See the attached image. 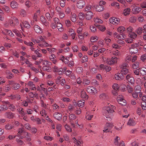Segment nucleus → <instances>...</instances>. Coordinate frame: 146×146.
I'll return each mask as SVG.
<instances>
[{"instance_id": "obj_43", "label": "nucleus", "mask_w": 146, "mask_h": 146, "mask_svg": "<svg viewBox=\"0 0 146 146\" xmlns=\"http://www.w3.org/2000/svg\"><path fill=\"white\" fill-rule=\"evenodd\" d=\"M141 90V88L140 85H137L135 87V92H139Z\"/></svg>"}, {"instance_id": "obj_8", "label": "nucleus", "mask_w": 146, "mask_h": 146, "mask_svg": "<svg viewBox=\"0 0 146 146\" xmlns=\"http://www.w3.org/2000/svg\"><path fill=\"white\" fill-rule=\"evenodd\" d=\"M3 103L7 104L8 107V109L12 111H14L16 110L15 106L13 104L10 103L8 101H3Z\"/></svg>"}, {"instance_id": "obj_30", "label": "nucleus", "mask_w": 146, "mask_h": 146, "mask_svg": "<svg viewBox=\"0 0 146 146\" xmlns=\"http://www.w3.org/2000/svg\"><path fill=\"white\" fill-rule=\"evenodd\" d=\"M6 77L8 79H11L13 77V74L9 70H7L5 72Z\"/></svg>"}, {"instance_id": "obj_57", "label": "nucleus", "mask_w": 146, "mask_h": 146, "mask_svg": "<svg viewBox=\"0 0 146 146\" xmlns=\"http://www.w3.org/2000/svg\"><path fill=\"white\" fill-rule=\"evenodd\" d=\"M13 127V126L9 123L7 124L5 126V128L7 130H10Z\"/></svg>"}, {"instance_id": "obj_59", "label": "nucleus", "mask_w": 146, "mask_h": 146, "mask_svg": "<svg viewBox=\"0 0 146 146\" xmlns=\"http://www.w3.org/2000/svg\"><path fill=\"white\" fill-rule=\"evenodd\" d=\"M25 5L27 7L29 8L31 6L32 3L30 1L27 0L25 2Z\"/></svg>"}, {"instance_id": "obj_15", "label": "nucleus", "mask_w": 146, "mask_h": 146, "mask_svg": "<svg viewBox=\"0 0 146 146\" xmlns=\"http://www.w3.org/2000/svg\"><path fill=\"white\" fill-rule=\"evenodd\" d=\"M100 99L102 100H106L108 98V94L105 93H102L100 94L99 96Z\"/></svg>"}, {"instance_id": "obj_35", "label": "nucleus", "mask_w": 146, "mask_h": 146, "mask_svg": "<svg viewBox=\"0 0 146 146\" xmlns=\"http://www.w3.org/2000/svg\"><path fill=\"white\" fill-rule=\"evenodd\" d=\"M72 141L77 146H79L80 145L81 143V141H80L77 140L75 137H74L72 139Z\"/></svg>"}, {"instance_id": "obj_36", "label": "nucleus", "mask_w": 146, "mask_h": 146, "mask_svg": "<svg viewBox=\"0 0 146 146\" xmlns=\"http://www.w3.org/2000/svg\"><path fill=\"white\" fill-rule=\"evenodd\" d=\"M66 69L67 68L66 67H64L63 68H58L57 73L59 75H61L62 74V72H65Z\"/></svg>"}, {"instance_id": "obj_12", "label": "nucleus", "mask_w": 146, "mask_h": 146, "mask_svg": "<svg viewBox=\"0 0 146 146\" xmlns=\"http://www.w3.org/2000/svg\"><path fill=\"white\" fill-rule=\"evenodd\" d=\"M4 25L6 27H9V25L12 27H15L13 21L11 19L7 21H6Z\"/></svg>"}, {"instance_id": "obj_4", "label": "nucleus", "mask_w": 146, "mask_h": 146, "mask_svg": "<svg viewBox=\"0 0 146 146\" xmlns=\"http://www.w3.org/2000/svg\"><path fill=\"white\" fill-rule=\"evenodd\" d=\"M139 44H134L131 45L129 49L130 52L132 54H135L138 52V47Z\"/></svg>"}, {"instance_id": "obj_51", "label": "nucleus", "mask_w": 146, "mask_h": 146, "mask_svg": "<svg viewBox=\"0 0 146 146\" xmlns=\"http://www.w3.org/2000/svg\"><path fill=\"white\" fill-rule=\"evenodd\" d=\"M130 37L132 39H135L137 36V34L135 32H132L129 34Z\"/></svg>"}, {"instance_id": "obj_56", "label": "nucleus", "mask_w": 146, "mask_h": 146, "mask_svg": "<svg viewBox=\"0 0 146 146\" xmlns=\"http://www.w3.org/2000/svg\"><path fill=\"white\" fill-rule=\"evenodd\" d=\"M17 110L19 113L21 114L22 115H25V113L23 111V108H19L17 109Z\"/></svg>"}, {"instance_id": "obj_18", "label": "nucleus", "mask_w": 146, "mask_h": 146, "mask_svg": "<svg viewBox=\"0 0 146 146\" xmlns=\"http://www.w3.org/2000/svg\"><path fill=\"white\" fill-rule=\"evenodd\" d=\"M117 58L115 57H112L111 59H109L108 64L111 65L116 63L117 62Z\"/></svg>"}, {"instance_id": "obj_64", "label": "nucleus", "mask_w": 146, "mask_h": 146, "mask_svg": "<svg viewBox=\"0 0 146 146\" xmlns=\"http://www.w3.org/2000/svg\"><path fill=\"white\" fill-rule=\"evenodd\" d=\"M11 89V87L9 86V85H6L3 89V90L5 92H8Z\"/></svg>"}, {"instance_id": "obj_3", "label": "nucleus", "mask_w": 146, "mask_h": 146, "mask_svg": "<svg viewBox=\"0 0 146 146\" xmlns=\"http://www.w3.org/2000/svg\"><path fill=\"white\" fill-rule=\"evenodd\" d=\"M119 67L120 68L122 69L121 73L123 75H125L128 73V65L126 63H123L121 64L119 66Z\"/></svg>"}, {"instance_id": "obj_34", "label": "nucleus", "mask_w": 146, "mask_h": 146, "mask_svg": "<svg viewBox=\"0 0 146 146\" xmlns=\"http://www.w3.org/2000/svg\"><path fill=\"white\" fill-rule=\"evenodd\" d=\"M125 35L123 33L121 34H118L115 37L118 39L123 40L125 38Z\"/></svg>"}, {"instance_id": "obj_44", "label": "nucleus", "mask_w": 146, "mask_h": 146, "mask_svg": "<svg viewBox=\"0 0 146 146\" xmlns=\"http://www.w3.org/2000/svg\"><path fill=\"white\" fill-rule=\"evenodd\" d=\"M94 21L95 23L99 24L102 23H103V21L98 17L94 18Z\"/></svg>"}, {"instance_id": "obj_48", "label": "nucleus", "mask_w": 146, "mask_h": 146, "mask_svg": "<svg viewBox=\"0 0 146 146\" xmlns=\"http://www.w3.org/2000/svg\"><path fill=\"white\" fill-rule=\"evenodd\" d=\"M112 54L113 55L117 56H119L121 55L120 52L117 50L113 51L112 52Z\"/></svg>"}, {"instance_id": "obj_29", "label": "nucleus", "mask_w": 146, "mask_h": 146, "mask_svg": "<svg viewBox=\"0 0 146 146\" xmlns=\"http://www.w3.org/2000/svg\"><path fill=\"white\" fill-rule=\"evenodd\" d=\"M31 135L28 133L25 132L24 133V138H26V140L28 141H30L31 140L30 137Z\"/></svg>"}, {"instance_id": "obj_31", "label": "nucleus", "mask_w": 146, "mask_h": 146, "mask_svg": "<svg viewBox=\"0 0 146 146\" xmlns=\"http://www.w3.org/2000/svg\"><path fill=\"white\" fill-rule=\"evenodd\" d=\"M13 31L14 33L16 35L22 38L23 36H25L24 35L23 33L22 34H21L16 29H14L13 30Z\"/></svg>"}, {"instance_id": "obj_40", "label": "nucleus", "mask_w": 146, "mask_h": 146, "mask_svg": "<svg viewBox=\"0 0 146 146\" xmlns=\"http://www.w3.org/2000/svg\"><path fill=\"white\" fill-rule=\"evenodd\" d=\"M40 104L41 105V107H42L44 108L45 109H48L50 108L48 106V104H45L43 102L42 100H41Z\"/></svg>"}, {"instance_id": "obj_9", "label": "nucleus", "mask_w": 146, "mask_h": 146, "mask_svg": "<svg viewBox=\"0 0 146 146\" xmlns=\"http://www.w3.org/2000/svg\"><path fill=\"white\" fill-rule=\"evenodd\" d=\"M110 23L114 25H117L119 23L120 20L119 19L114 17L110 18L109 19Z\"/></svg>"}, {"instance_id": "obj_61", "label": "nucleus", "mask_w": 146, "mask_h": 146, "mask_svg": "<svg viewBox=\"0 0 146 146\" xmlns=\"http://www.w3.org/2000/svg\"><path fill=\"white\" fill-rule=\"evenodd\" d=\"M104 40L106 43L107 45H108L111 41V40L107 36L105 38Z\"/></svg>"}, {"instance_id": "obj_6", "label": "nucleus", "mask_w": 146, "mask_h": 146, "mask_svg": "<svg viewBox=\"0 0 146 146\" xmlns=\"http://www.w3.org/2000/svg\"><path fill=\"white\" fill-rule=\"evenodd\" d=\"M87 91L92 95H95L97 93L96 89L92 86H89L86 88Z\"/></svg>"}, {"instance_id": "obj_32", "label": "nucleus", "mask_w": 146, "mask_h": 146, "mask_svg": "<svg viewBox=\"0 0 146 146\" xmlns=\"http://www.w3.org/2000/svg\"><path fill=\"white\" fill-rule=\"evenodd\" d=\"M56 27L58 30L60 32H62L64 30V28L62 25L60 23L56 24Z\"/></svg>"}, {"instance_id": "obj_25", "label": "nucleus", "mask_w": 146, "mask_h": 146, "mask_svg": "<svg viewBox=\"0 0 146 146\" xmlns=\"http://www.w3.org/2000/svg\"><path fill=\"white\" fill-rule=\"evenodd\" d=\"M53 116L56 119L58 120L61 119L62 117L61 114L59 112L55 113H54Z\"/></svg>"}, {"instance_id": "obj_20", "label": "nucleus", "mask_w": 146, "mask_h": 146, "mask_svg": "<svg viewBox=\"0 0 146 146\" xmlns=\"http://www.w3.org/2000/svg\"><path fill=\"white\" fill-rule=\"evenodd\" d=\"M126 79L128 82L133 84L134 82V79L133 77L131 76L130 75L128 74L126 76Z\"/></svg>"}, {"instance_id": "obj_39", "label": "nucleus", "mask_w": 146, "mask_h": 146, "mask_svg": "<svg viewBox=\"0 0 146 146\" xmlns=\"http://www.w3.org/2000/svg\"><path fill=\"white\" fill-rule=\"evenodd\" d=\"M43 61V59H40L38 61H35V64L36 65H38V67L40 69H41L42 68L41 66L40 65V64Z\"/></svg>"}, {"instance_id": "obj_19", "label": "nucleus", "mask_w": 146, "mask_h": 146, "mask_svg": "<svg viewBox=\"0 0 146 146\" xmlns=\"http://www.w3.org/2000/svg\"><path fill=\"white\" fill-rule=\"evenodd\" d=\"M34 29L35 32L41 34L42 33V29L37 25H35L34 26Z\"/></svg>"}, {"instance_id": "obj_54", "label": "nucleus", "mask_w": 146, "mask_h": 146, "mask_svg": "<svg viewBox=\"0 0 146 146\" xmlns=\"http://www.w3.org/2000/svg\"><path fill=\"white\" fill-rule=\"evenodd\" d=\"M69 118L70 121L75 119L76 117L75 115L74 114H70L69 116Z\"/></svg>"}, {"instance_id": "obj_63", "label": "nucleus", "mask_w": 146, "mask_h": 146, "mask_svg": "<svg viewBox=\"0 0 146 146\" xmlns=\"http://www.w3.org/2000/svg\"><path fill=\"white\" fill-rule=\"evenodd\" d=\"M74 107L72 106L71 104H69L68 107V111L71 113L73 110Z\"/></svg>"}, {"instance_id": "obj_28", "label": "nucleus", "mask_w": 146, "mask_h": 146, "mask_svg": "<svg viewBox=\"0 0 146 146\" xmlns=\"http://www.w3.org/2000/svg\"><path fill=\"white\" fill-rule=\"evenodd\" d=\"M42 64L44 66L48 67L51 65L52 63L46 60H43Z\"/></svg>"}, {"instance_id": "obj_7", "label": "nucleus", "mask_w": 146, "mask_h": 146, "mask_svg": "<svg viewBox=\"0 0 146 146\" xmlns=\"http://www.w3.org/2000/svg\"><path fill=\"white\" fill-rule=\"evenodd\" d=\"M86 3L84 0H79L76 3V6L79 9H82L85 6Z\"/></svg>"}, {"instance_id": "obj_22", "label": "nucleus", "mask_w": 146, "mask_h": 146, "mask_svg": "<svg viewBox=\"0 0 146 146\" xmlns=\"http://www.w3.org/2000/svg\"><path fill=\"white\" fill-rule=\"evenodd\" d=\"M94 16L93 13L92 11L87 12L86 14V19L87 20L91 19Z\"/></svg>"}, {"instance_id": "obj_45", "label": "nucleus", "mask_w": 146, "mask_h": 146, "mask_svg": "<svg viewBox=\"0 0 146 146\" xmlns=\"http://www.w3.org/2000/svg\"><path fill=\"white\" fill-rule=\"evenodd\" d=\"M85 101L84 100H80L78 102L77 104L79 107H82L84 104Z\"/></svg>"}, {"instance_id": "obj_14", "label": "nucleus", "mask_w": 146, "mask_h": 146, "mask_svg": "<svg viewBox=\"0 0 146 146\" xmlns=\"http://www.w3.org/2000/svg\"><path fill=\"white\" fill-rule=\"evenodd\" d=\"M114 78L116 80H120L123 79L124 76L121 73L118 72L115 75Z\"/></svg>"}, {"instance_id": "obj_16", "label": "nucleus", "mask_w": 146, "mask_h": 146, "mask_svg": "<svg viewBox=\"0 0 146 146\" xmlns=\"http://www.w3.org/2000/svg\"><path fill=\"white\" fill-rule=\"evenodd\" d=\"M80 96L81 98L85 100H87L88 98V96L87 95L86 92L84 90H81Z\"/></svg>"}, {"instance_id": "obj_53", "label": "nucleus", "mask_w": 146, "mask_h": 146, "mask_svg": "<svg viewBox=\"0 0 146 146\" xmlns=\"http://www.w3.org/2000/svg\"><path fill=\"white\" fill-rule=\"evenodd\" d=\"M20 15L23 17L27 15L26 11L24 9H22L20 11Z\"/></svg>"}, {"instance_id": "obj_10", "label": "nucleus", "mask_w": 146, "mask_h": 146, "mask_svg": "<svg viewBox=\"0 0 146 146\" xmlns=\"http://www.w3.org/2000/svg\"><path fill=\"white\" fill-rule=\"evenodd\" d=\"M1 33L5 35H8L11 37H13L14 36L11 30L7 29L2 31Z\"/></svg>"}, {"instance_id": "obj_50", "label": "nucleus", "mask_w": 146, "mask_h": 146, "mask_svg": "<svg viewBox=\"0 0 146 146\" xmlns=\"http://www.w3.org/2000/svg\"><path fill=\"white\" fill-rule=\"evenodd\" d=\"M78 17L80 19L82 20L84 18L85 15L83 13L80 12L78 14Z\"/></svg>"}, {"instance_id": "obj_5", "label": "nucleus", "mask_w": 146, "mask_h": 146, "mask_svg": "<svg viewBox=\"0 0 146 146\" xmlns=\"http://www.w3.org/2000/svg\"><path fill=\"white\" fill-rule=\"evenodd\" d=\"M113 126V123H107L104 128L103 132L105 133L109 132Z\"/></svg>"}, {"instance_id": "obj_17", "label": "nucleus", "mask_w": 146, "mask_h": 146, "mask_svg": "<svg viewBox=\"0 0 146 146\" xmlns=\"http://www.w3.org/2000/svg\"><path fill=\"white\" fill-rule=\"evenodd\" d=\"M27 85L29 87L30 89L32 90H36V87L35 85L33 84V82L31 81H29L27 84H25V86Z\"/></svg>"}, {"instance_id": "obj_37", "label": "nucleus", "mask_w": 146, "mask_h": 146, "mask_svg": "<svg viewBox=\"0 0 146 146\" xmlns=\"http://www.w3.org/2000/svg\"><path fill=\"white\" fill-rule=\"evenodd\" d=\"M139 73L142 75H145L146 74V68L143 67L139 68Z\"/></svg>"}, {"instance_id": "obj_60", "label": "nucleus", "mask_w": 146, "mask_h": 146, "mask_svg": "<svg viewBox=\"0 0 146 146\" xmlns=\"http://www.w3.org/2000/svg\"><path fill=\"white\" fill-rule=\"evenodd\" d=\"M65 128L66 131L68 132H71L72 129L67 124L65 125Z\"/></svg>"}, {"instance_id": "obj_38", "label": "nucleus", "mask_w": 146, "mask_h": 146, "mask_svg": "<svg viewBox=\"0 0 146 146\" xmlns=\"http://www.w3.org/2000/svg\"><path fill=\"white\" fill-rule=\"evenodd\" d=\"M131 11V9L129 8H127L124 10L123 13L124 15L126 16L129 15Z\"/></svg>"}, {"instance_id": "obj_41", "label": "nucleus", "mask_w": 146, "mask_h": 146, "mask_svg": "<svg viewBox=\"0 0 146 146\" xmlns=\"http://www.w3.org/2000/svg\"><path fill=\"white\" fill-rule=\"evenodd\" d=\"M143 31V29L142 27H139L135 31V32L137 35H141Z\"/></svg>"}, {"instance_id": "obj_26", "label": "nucleus", "mask_w": 146, "mask_h": 146, "mask_svg": "<svg viewBox=\"0 0 146 146\" xmlns=\"http://www.w3.org/2000/svg\"><path fill=\"white\" fill-rule=\"evenodd\" d=\"M136 124L135 121L132 119H130L128 120L127 124L129 126H134Z\"/></svg>"}, {"instance_id": "obj_11", "label": "nucleus", "mask_w": 146, "mask_h": 146, "mask_svg": "<svg viewBox=\"0 0 146 146\" xmlns=\"http://www.w3.org/2000/svg\"><path fill=\"white\" fill-rule=\"evenodd\" d=\"M133 8L132 10V13L133 14H137L139 13L141 11L140 7L138 6H136L135 5H133Z\"/></svg>"}, {"instance_id": "obj_42", "label": "nucleus", "mask_w": 146, "mask_h": 146, "mask_svg": "<svg viewBox=\"0 0 146 146\" xmlns=\"http://www.w3.org/2000/svg\"><path fill=\"white\" fill-rule=\"evenodd\" d=\"M22 25L26 28L29 29L30 27V25L27 21H25L22 23Z\"/></svg>"}, {"instance_id": "obj_62", "label": "nucleus", "mask_w": 146, "mask_h": 146, "mask_svg": "<svg viewBox=\"0 0 146 146\" xmlns=\"http://www.w3.org/2000/svg\"><path fill=\"white\" fill-rule=\"evenodd\" d=\"M13 88L14 90H17L19 89L20 88V86L19 84L15 83H14L13 85Z\"/></svg>"}, {"instance_id": "obj_33", "label": "nucleus", "mask_w": 146, "mask_h": 146, "mask_svg": "<svg viewBox=\"0 0 146 146\" xmlns=\"http://www.w3.org/2000/svg\"><path fill=\"white\" fill-rule=\"evenodd\" d=\"M5 116L9 119L12 118L14 116V114L11 112H7L5 113Z\"/></svg>"}, {"instance_id": "obj_2", "label": "nucleus", "mask_w": 146, "mask_h": 146, "mask_svg": "<svg viewBox=\"0 0 146 146\" xmlns=\"http://www.w3.org/2000/svg\"><path fill=\"white\" fill-rule=\"evenodd\" d=\"M115 106L112 105L107 106L104 108L103 114L107 118H111L113 116V113L114 112Z\"/></svg>"}, {"instance_id": "obj_13", "label": "nucleus", "mask_w": 146, "mask_h": 146, "mask_svg": "<svg viewBox=\"0 0 146 146\" xmlns=\"http://www.w3.org/2000/svg\"><path fill=\"white\" fill-rule=\"evenodd\" d=\"M10 6L13 9H17L19 7V4L16 1H13L11 2Z\"/></svg>"}, {"instance_id": "obj_46", "label": "nucleus", "mask_w": 146, "mask_h": 146, "mask_svg": "<svg viewBox=\"0 0 146 146\" xmlns=\"http://www.w3.org/2000/svg\"><path fill=\"white\" fill-rule=\"evenodd\" d=\"M91 6L90 5H87L84 9L85 11L89 12L91 11Z\"/></svg>"}, {"instance_id": "obj_49", "label": "nucleus", "mask_w": 146, "mask_h": 146, "mask_svg": "<svg viewBox=\"0 0 146 146\" xmlns=\"http://www.w3.org/2000/svg\"><path fill=\"white\" fill-rule=\"evenodd\" d=\"M2 9L7 13H9L10 11V9L9 7L5 5L3 6Z\"/></svg>"}, {"instance_id": "obj_52", "label": "nucleus", "mask_w": 146, "mask_h": 146, "mask_svg": "<svg viewBox=\"0 0 146 146\" xmlns=\"http://www.w3.org/2000/svg\"><path fill=\"white\" fill-rule=\"evenodd\" d=\"M98 39V37L96 36H94L91 37L90 38L91 41L94 42L96 41Z\"/></svg>"}, {"instance_id": "obj_1", "label": "nucleus", "mask_w": 146, "mask_h": 146, "mask_svg": "<svg viewBox=\"0 0 146 146\" xmlns=\"http://www.w3.org/2000/svg\"><path fill=\"white\" fill-rule=\"evenodd\" d=\"M46 39V37L45 36H40L38 37L37 39L31 38V40L34 44H38V46L41 47H52V44H49L45 41Z\"/></svg>"}, {"instance_id": "obj_23", "label": "nucleus", "mask_w": 146, "mask_h": 146, "mask_svg": "<svg viewBox=\"0 0 146 146\" xmlns=\"http://www.w3.org/2000/svg\"><path fill=\"white\" fill-rule=\"evenodd\" d=\"M94 7L96 11L97 12H100L104 10V6L99 5L94 6Z\"/></svg>"}, {"instance_id": "obj_58", "label": "nucleus", "mask_w": 146, "mask_h": 146, "mask_svg": "<svg viewBox=\"0 0 146 146\" xmlns=\"http://www.w3.org/2000/svg\"><path fill=\"white\" fill-rule=\"evenodd\" d=\"M111 5L112 6H115L117 8H119V4L117 2H113L111 3Z\"/></svg>"}, {"instance_id": "obj_27", "label": "nucleus", "mask_w": 146, "mask_h": 146, "mask_svg": "<svg viewBox=\"0 0 146 146\" xmlns=\"http://www.w3.org/2000/svg\"><path fill=\"white\" fill-rule=\"evenodd\" d=\"M70 19L71 21L73 22H75L76 21V16L74 13H71L70 16Z\"/></svg>"}, {"instance_id": "obj_24", "label": "nucleus", "mask_w": 146, "mask_h": 146, "mask_svg": "<svg viewBox=\"0 0 146 146\" xmlns=\"http://www.w3.org/2000/svg\"><path fill=\"white\" fill-rule=\"evenodd\" d=\"M126 30L125 28L123 26H120L118 27L117 29V31L118 33L122 34Z\"/></svg>"}, {"instance_id": "obj_47", "label": "nucleus", "mask_w": 146, "mask_h": 146, "mask_svg": "<svg viewBox=\"0 0 146 146\" xmlns=\"http://www.w3.org/2000/svg\"><path fill=\"white\" fill-rule=\"evenodd\" d=\"M119 86L117 84H114L112 86V88L114 90L117 91L119 88Z\"/></svg>"}, {"instance_id": "obj_55", "label": "nucleus", "mask_w": 146, "mask_h": 146, "mask_svg": "<svg viewBox=\"0 0 146 146\" xmlns=\"http://www.w3.org/2000/svg\"><path fill=\"white\" fill-rule=\"evenodd\" d=\"M96 67L98 70H102L104 69L105 66L103 64H101L98 66V65H96Z\"/></svg>"}, {"instance_id": "obj_21", "label": "nucleus", "mask_w": 146, "mask_h": 146, "mask_svg": "<svg viewBox=\"0 0 146 146\" xmlns=\"http://www.w3.org/2000/svg\"><path fill=\"white\" fill-rule=\"evenodd\" d=\"M40 20L42 23L45 26H47L49 25L48 22L44 16H41L40 17Z\"/></svg>"}]
</instances>
